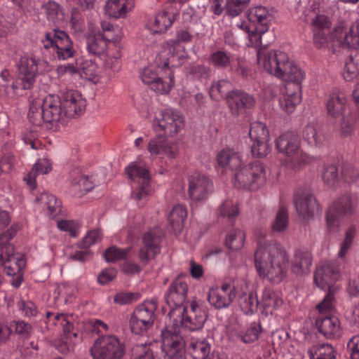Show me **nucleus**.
<instances>
[{
    "label": "nucleus",
    "instance_id": "1",
    "mask_svg": "<svg viewBox=\"0 0 359 359\" xmlns=\"http://www.w3.org/2000/svg\"><path fill=\"white\" fill-rule=\"evenodd\" d=\"M172 326L161 331V348L169 359H181L184 351L185 341L180 333L179 324L190 331H196L203 327L206 313L201 304L196 299L190 302L189 307H183L181 316L175 315L170 318Z\"/></svg>",
    "mask_w": 359,
    "mask_h": 359
},
{
    "label": "nucleus",
    "instance_id": "2",
    "mask_svg": "<svg viewBox=\"0 0 359 359\" xmlns=\"http://www.w3.org/2000/svg\"><path fill=\"white\" fill-rule=\"evenodd\" d=\"M255 266L259 277L275 284L287 276L289 258L285 249L274 241H259L254 254Z\"/></svg>",
    "mask_w": 359,
    "mask_h": 359
},
{
    "label": "nucleus",
    "instance_id": "3",
    "mask_svg": "<svg viewBox=\"0 0 359 359\" xmlns=\"http://www.w3.org/2000/svg\"><path fill=\"white\" fill-rule=\"evenodd\" d=\"M28 118L35 126H41L43 122L51 124L63 123L67 119L60 97L52 94L43 98L39 97L32 100Z\"/></svg>",
    "mask_w": 359,
    "mask_h": 359
},
{
    "label": "nucleus",
    "instance_id": "4",
    "mask_svg": "<svg viewBox=\"0 0 359 359\" xmlns=\"http://www.w3.org/2000/svg\"><path fill=\"white\" fill-rule=\"evenodd\" d=\"M265 181V169L262 163L255 161L242 165L234 171L233 183L238 189L255 190Z\"/></svg>",
    "mask_w": 359,
    "mask_h": 359
},
{
    "label": "nucleus",
    "instance_id": "5",
    "mask_svg": "<svg viewBox=\"0 0 359 359\" xmlns=\"http://www.w3.org/2000/svg\"><path fill=\"white\" fill-rule=\"evenodd\" d=\"M152 126L158 136L173 137L184 128V118L180 112L165 109L156 114Z\"/></svg>",
    "mask_w": 359,
    "mask_h": 359
},
{
    "label": "nucleus",
    "instance_id": "6",
    "mask_svg": "<svg viewBox=\"0 0 359 359\" xmlns=\"http://www.w3.org/2000/svg\"><path fill=\"white\" fill-rule=\"evenodd\" d=\"M125 353L124 344L114 334L99 337L90 348L93 359H121Z\"/></svg>",
    "mask_w": 359,
    "mask_h": 359
},
{
    "label": "nucleus",
    "instance_id": "7",
    "mask_svg": "<svg viewBox=\"0 0 359 359\" xmlns=\"http://www.w3.org/2000/svg\"><path fill=\"white\" fill-rule=\"evenodd\" d=\"M358 207L357 198L351 194H344L337 198L326 212V222L331 230L339 226V220L350 217L355 212Z\"/></svg>",
    "mask_w": 359,
    "mask_h": 359
},
{
    "label": "nucleus",
    "instance_id": "8",
    "mask_svg": "<svg viewBox=\"0 0 359 359\" xmlns=\"http://www.w3.org/2000/svg\"><path fill=\"white\" fill-rule=\"evenodd\" d=\"M41 43L44 48L50 50L59 60H67L74 55L73 43L64 31L53 29L46 33Z\"/></svg>",
    "mask_w": 359,
    "mask_h": 359
},
{
    "label": "nucleus",
    "instance_id": "9",
    "mask_svg": "<svg viewBox=\"0 0 359 359\" xmlns=\"http://www.w3.org/2000/svg\"><path fill=\"white\" fill-rule=\"evenodd\" d=\"M18 69L22 88L30 89L35 82L37 73L48 70V63L33 56L25 55L20 60Z\"/></svg>",
    "mask_w": 359,
    "mask_h": 359
},
{
    "label": "nucleus",
    "instance_id": "10",
    "mask_svg": "<svg viewBox=\"0 0 359 359\" xmlns=\"http://www.w3.org/2000/svg\"><path fill=\"white\" fill-rule=\"evenodd\" d=\"M188 285L182 279H175L170 285L165 294V299L170 307V318L175 315L181 316L183 313L184 303L187 298Z\"/></svg>",
    "mask_w": 359,
    "mask_h": 359
},
{
    "label": "nucleus",
    "instance_id": "11",
    "mask_svg": "<svg viewBox=\"0 0 359 359\" xmlns=\"http://www.w3.org/2000/svg\"><path fill=\"white\" fill-rule=\"evenodd\" d=\"M162 233L158 229L145 232L141 241L138 258L143 264H147L161 252Z\"/></svg>",
    "mask_w": 359,
    "mask_h": 359
},
{
    "label": "nucleus",
    "instance_id": "12",
    "mask_svg": "<svg viewBox=\"0 0 359 359\" xmlns=\"http://www.w3.org/2000/svg\"><path fill=\"white\" fill-rule=\"evenodd\" d=\"M257 63L262 67L266 72L276 76L282 75L281 69L285 62H287L288 55L287 53L266 48H259L257 50Z\"/></svg>",
    "mask_w": 359,
    "mask_h": 359
},
{
    "label": "nucleus",
    "instance_id": "13",
    "mask_svg": "<svg viewBox=\"0 0 359 359\" xmlns=\"http://www.w3.org/2000/svg\"><path fill=\"white\" fill-rule=\"evenodd\" d=\"M339 270L334 262H321L316 266L313 279L321 290H337L334 284L339 277Z\"/></svg>",
    "mask_w": 359,
    "mask_h": 359
},
{
    "label": "nucleus",
    "instance_id": "14",
    "mask_svg": "<svg viewBox=\"0 0 359 359\" xmlns=\"http://www.w3.org/2000/svg\"><path fill=\"white\" fill-rule=\"evenodd\" d=\"M333 43L344 48L357 49L359 48V20H356L349 28L343 22L338 23L332 33Z\"/></svg>",
    "mask_w": 359,
    "mask_h": 359
},
{
    "label": "nucleus",
    "instance_id": "15",
    "mask_svg": "<svg viewBox=\"0 0 359 359\" xmlns=\"http://www.w3.org/2000/svg\"><path fill=\"white\" fill-rule=\"evenodd\" d=\"M294 203L297 213L304 219L312 217L319 210V205L309 188H300L294 194Z\"/></svg>",
    "mask_w": 359,
    "mask_h": 359
},
{
    "label": "nucleus",
    "instance_id": "16",
    "mask_svg": "<svg viewBox=\"0 0 359 359\" xmlns=\"http://www.w3.org/2000/svg\"><path fill=\"white\" fill-rule=\"evenodd\" d=\"M142 82L150 86L151 89L160 94L170 92L174 84V75L171 71L168 76L163 79L159 76L151 67H145L140 72Z\"/></svg>",
    "mask_w": 359,
    "mask_h": 359
},
{
    "label": "nucleus",
    "instance_id": "17",
    "mask_svg": "<svg viewBox=\"0 0 359 359\" xmlns=\"http://www.w3.org/2000/svg\"><path fill=\"white\" fill-rule=\"evenodd\" d=\"M188 194L195 202H200L208 198L212 192L213 184L210 179L200 174H194L188 178Z\"/></svg>",
    "mask_w": 359,
    "mask_h": 359
},
{
    "label": "nucleus",
    "instance_id": "18",
    "mask_svg": "<svg viewBox=\"0 0 359 359\" xmlns=\"http://www.w3.org/2000/svg\"><path fill=\"white\" fill-rule=\"evenodd\" d=\"M236 297V288L229 283H223L220 287L210 288L208 300L210 305L217 309L228 308Z\"/></svg>",
    "mask_w": 359,
    "mask_h": 359
},
{
    "label": "nucleus",
    "instance_id": "19",
    "mask_svg": "<svg viewBox=\"0 0 359 359\" xmlns=\"http://www.w3.org/2000/svg\"><path fill=\"white\" fill-rule=\"evenodd\" d=\"M126 172L130 180L141 184L140 190L135 194V198L137 201L142 200L150 191L149 169L136 163H132L126 168Z\"/></svg>",
    "mask_w": 359,
    "mask_h": 359
},
{
    "label": "nucleus",
    "instance_id": "20",
    "mask_svg": "<svg viewBox=\"0 0 359 359\" xmlns=\"http://www.w3.org/2000/svg\"><path fill=\"white\" fill-rule=\"evenodd\" d=\"M7 248V260L2 266L8 276L14 277L11 283L13 287L17 288L20 287L23 280L22 269L25 266V261L19 255L14 254L13 245H8Z\"/></svg>",
    "mask_w": 359,
    "mask_h": 359
},
{
    "label": "nucleus",
    "instance_id": "21",
    "mask_svg": "<svg viewBox=\"0 0 359 359\" xmlns=\"http://www.w3.org/2000/svg\"><path fill=\"white\" fill-rule=\"evenodd\" d=\"M67 119L82 114L86 108V100L77 91L69 90L60 97Z\"/></svg>",
    "mask_w": 359,
    "mask_h": 359
},
{
    "label": "nucleus",
    "instance_id": "22",
    "mask_svg": "<svg viewBox=\"0 0 359 359\" xmlns=\"http://www.w3.org/2000/svg\"><path fill=\"white\" fill-rule=\"evenodd\" d=\"M248 19L257 32L260 34V39L269 29L271 22L273 19V15L264 6H255L248 11Z\"/></svg>",
    "mask_w": 359,
    "mask_h": 359
},
{
    "label": "nucleus",
    "instance_id": "23",
    "mask_svg": "<svg viewBox=\"0 0 359 359\" xmlns=\"http://www.w3.org/2000/svg\"><path fill=\"white\" fill-rule=\"evenodd\" d=\"M315 325L318 332L327 339L338 338L342 334L341 323L334 316H317Z\"/></svg>",
    "mask_w": 359,
    "mask_h": 359
},
{
    "label": "nucleus",
    "instance_id": "24",
    "mask_svg": "<svg viewBox=\"0 0 359 359\" xmlns=\"http://www.w3.org/2000/svg\"><path fill=\"white\" fill-rule=\"evenodd\" d=\"M226 102L234 116L243 114L246 109L252 108L255 104V100L251 95L240 90L232 91L229 94Z\"/></svg>",
    "mask_w": 359,
    "mask_h": 359
},
{
    "label": "nucleus",
    "instance_id": "25",
    "mask_svg": "<svg viewBox=\"0 0 359 359\" xmlns=\"http://www.w3.org/2000/svg\"><path fill=\"white\" fill-rule=\"evenodd\" d=\"M277 151L287 157L293 156L300 149V140L294 133L287 132L276 140Z\"/></svg>",
    "mask_w": 359,
    "mask_h": 359
},
{
    "label": "nucleus",
    "instance_id": "26",
    "mask_svg": "<svg viewBox=\"0 0 359 359\" xmlns=\"http://www.w3.org/2000/svg\"><path fill=\"white\" fill-rule=\"evenodd\" d=\"M301 86L298 84H287L285 92L280 98L279 103L281 109L287 113H292L295 107L301 102Z\"/></svg>",
    "mask_w": 359,
    "mask_h": 359
},
{
    "label": "nucleus",
    "instance_id": "27",
    "mask_svg": "<svg viewBox=\"0 0 359 359\" xmlns=\"http://www.w3.org/2000/svg\"><path fill=\"white\" fill-rule=\"evenodd\" d=\"M346 97L344 93L337 91L331 93L326 104L328 115L334 118L346 116Z\"/></svg>",
    "mask_w": 359,
    "mask_h": 359
},
{
    "label": "nucleus",
    "instance_id": "28",
    "mask_svg": "<svg viewBox=\"0 0 359 359\" xmlns=\"http://www.w3.org/2000/svg\"><path fill=\"white\" fill-rule=\"evenodd\" d=\"M312 264L311 254L306 250H296L291 262V270L297 276H302L309 272Z\"/></svg>",
    "mask_w": 359,
    "mask_h": 359
},
{
    "label": "nucleus",
    "instance_id": "29",
    "mask_svg": "<svg viewBox=\"0 0 359 359\" xmlns=\"http://www.w3.org/2000/svg\"><path fill=\"white\" fill-rule=\"evenodd\" d=\"M217 163L222 168H228L234 172L242 165L241 154L233 149L225 148L217 156Z\"/></svg>",
    "mask_w": 359,
    "mask_h": 359
},
{
    "label": "nucleus",
    "instance_id": "30",
    "mask_svg": "<svg viewBox=\"0 0 359 359\" xmlns=\"http://www.w3.org/2000/svg\"><path fill=\"white\" fill-rule=\"evenodd\" d=\"M281 71L282 75H278V78L287 81V84H298L301 86L302 81L305 77L304 72L298 66L294 64L287 57V62H285Z\"/></svg>",
    "mask_w": 359,
    "mask_h": 359
},
{
    "label": "nucleus",
    "instance_id": "31",
    "mask_svg": "<svg viewBox=\"0 0 359 359\" xmlns=\"http://www.w3.org/2000/svg\"><path fill=\"white\" fill-rule=\"evenodd\" d=\"M134 6L133 0H107L104 11L109 17H123Z\"/></svg>",
    "mask_w": 359,
    "mask_h": 359
},
{
    "label": "nucleus",
    "instance_id": "32",
    "mask_svg": "<svg viewBox=\"0 0 359 359\" xmlns=\"http://www.w3.org/2000/svg\"><path fill=\"white\" fill-rule=\"evenodd\" d=\"M302 135L304 140L311 146L320 147L327 142L320 126L316 122H311L303 129Z\"/></svg>",
    "mask_w": 359,
    "mask_h": 359
},
{
    "label": "nucleus",
    "instance_id": "33",
    "mask_svg": "<svg viewBox=\"0 0 359 359\" xmlns=\"http://www.w3.org/2000/svg\"><path fill=\"white\" fill-rule=\"evenodd\" d=\"M38 205L46 213L53 218L57 215L61 210V203L57 198L48 192H43L35 199Z\"/></svg>",
    "mask_w": 359,
    "mask_h": 359
},
{
    "label": "nucleus",
    "instance_id": "34",
    "mask_svg": "<svg viewBox=\"0 0 359 359\" xmlns=\"http://www.w3.org/2000/svg\"><path fill=\"white\" fill-rule=\"evenodd\" d=\"M51 164L48 159H39L29 172L24 180L32 189H34L36 187V177L38 175H45L51 170Z\"/></svg>",
    "mask_w": 359,
    "mask_h": 359
},
{
    "label": "nucleus",
    "instance_id": "35",
    "mask_svg": "<svg viewBox=\"0 0 359 359\" xmlns=\"http://www.w3.org/2000/svg\"><path fill=\"white\" fill-rule=\"evenodd\" d=\"M72 316L66 313H56L53 318L52 323L55 325H60L63 329V334L67 340L74 342L77 337V332L74 331L72 323Z\"/></svg>",
    "mask_w": 359,
    "mask_h": 359
},
{
    "label": "nucleus",
    "instance_id": "36",
    "mask_svg": "<svg viewBox=\"0 0 359 359\" xmlns=\"http://www.w3.org/2000/svg\"><path fill=\"white\" fill-rule=\"evenodd\" d=\"M188 348L193 359H210L209 358L210 345L205 339L191 338L189 342ZM216 357L212 356L211 359Z\"/></svg>",
    "mask_w": 359,
    "mask_h": 359
},
{
    "label": "nucleus",
    "instance_id": "37",
    "mask_svg": "<svg viewBox=\"0 0 359 359\" xmlns=\"http://www.w3.org/2000/svg\"><path fill=\"white\" fill-rule=\"evenodd\" d=\"M157 308L158 302L156 299L146 300L137 306L133 313L154 325L156 318L155 312Z\"/></svg>",
    "mask_w": 359,
    "mask_h": 359
},
{
    "label": "nucleus",
    "instance_id": "38",
    "mask_svg": "<svg viewBox=\"0 0 359 359\" xmlns=\"http://www.w3.org/2000/svg\"><path fill=\"white\" fill-rule=\"evenodd\" d=\"M177 40L170 39L162 45L163 53L166 56L175 57V50L180 48L179 42L188 43L192 39V35L186 29H180L176 34Z\"/></svg>",
    "mask_w": 359,
    "mask_h": 359
},
{
    "label": "nucleus",
    "instance_id": "39",
    "mask_svg": "<svg viewBox=\"0 0 359 359\" xmlns=\"http://www.w3.org/2000/svg\"><path fill=\"white\" fill-rule=\"evenodd\" d=\"M310 359H337L336 349L328 343L318 344L308 350Z\"/></svg>",
    "mask_w": 359,
    "mask_h": 359
},
{
    "label": "nucleus",
    "instance_id": "40",
    "mask_svg": "<svg viewBox=\"0 0 359 359\" xmlns=\"http://www.w3.org/2000/svg\"><path fill=\"white\" fill-rule=\"evenodd\" d=\"M173 19L166 12H162L151 18L148 22V27L154 34L163 33L170 27Z\"/></svg>",
    "mask_w": 359,
    "mask_h": 359
},
{
    "label": "nucleus",
    "instance_id": "41",
    "mask_svg": "<svg viewBox=\"0 0 359 359\" xmlns=\"http://www.w3.org/2000/svg\"><path fill=\"white\" fill-rule=\"evenodd\" d=\"M187 216V212L184 205L177 204L173 206L168 216V221L172 230L175 233H178L182 231Z\"/></svg>",
    "mask_w": 359,
    "mask_h": 359
},
{
    "label": "nucleus",
    "instance_id": "42",
    "mask_svg": "<svg viewBox=\"0 0 359 359\" xmlns=\"http://www.w3.org/2000/svg\"><path fill=\"white\" fill-rule=\"evenodd\" d=\"M231 88L232 84L229 80L221 79L212 83L209 90V95L211 99L216 101L224 97L226 100L227 95L233 91Z\"/></svg>",
    "mask_w": 359,
    "mask_h": 359
},
{
    "label": "nucleus",
    "instance_id": "43",
    "mask_svg": "<svg viewBox=\"0 0 359 359\" xmlns=\"http://www.w3.org/2000/svg\"><path fill=\"white\" fill-rule=\"evenodd\" d=\"M48 21L53 23L62 22L65 18L64 9L60 4L54 1H48L42 5Z\"/></svg>",
    "mask_w": 359,
    "mask_h": 359
},
{
    "label": "nucleus",
    "instance_id": "44",
    "mask_svg": "<svg viewBox=\"0 0 359 359\" xmlns=\"http://www.w3.org/2000/svg\"><path fill=\"white\" fill-rule=\"evenodd\" d=\"M218 211L220 217L226 219L230 225H233L235 218L239 214L237 203L230 199L224 201L219 206Z\"/></svg>",
    "mask_w": 359,
    "mask_h": 359
},
{
    "label": "nucleus",
    "instance_id": "45",
    "mask_svg": "<svg viewBox=\"0 0 359 359\" xmlns=\"http://www.w3.org/2000/svg\"><path fill=\"white\" fill-rule=\"evenodd\" d=\"M107 47L106 41L100 34H89L86 37V48L89 53L101 55Z\"/></svg>",
    "mask_w": 359,
    "mask_h": 359
},
{
    "label": "nucleus",
    "instance_id": "46",
    "mask_svg": "<svg viewBox=\"0 0 359 359\" xmlns=\"http://www.w3.org/2000/svg\"><path fill=\"white\" fill-rule=\"evenodd\" d=\"M258 304L257 295L254 292L243 293L238 297V306L246 315L255 312Z\"/></svg>",
    "mask_w": 359,
    "mask_h": 359
},
{
    "label": "nucleus",
    "instance_id": "47",
    "mask_svg": "<svg viewBox=\"0 0 359 359\" xmlns=\"http://www.w3.org/2000/svg\"><path fill=\"white\" fill-rule=\"evenodd\" d=\"M245 235L241 229H233L226 237V246L231 251L241 250L244 246Z\"/></svg>",
    "mask_w": 359,
    "mask_h": 359
},
{
    "label": "nucleus",
    "instance_id": "48",
    "mask_svg": "<svg viewBox=\"0 0 359 359\" xmlns=\"http://www.w3.org/2000/svg\"><path fill=\"white\" fill-rule=\"evenodd\" d=\"M236 26L240 29L244 31L248 34L247 45L250 47L259 48L262 45V40L260 39V34L257 33L255 27L250 22L242 21L238 22Z\"/></svg>",
    "mask_w": 359,
    "mask_h": 359
},
{
    "label": "nucleus",
    "instance_id": "49",
    "mask_svg": "<svg viewBox=\"0 0 359 359\" xmlns=\"http://www.w3.org/2000/svg\"><path fill=\"white\" fill-rule=\"evenodd\" d=\"M288 213L285 207L281 206L278 209L275 219L271 223V230L275 233H283L288 226Z\"/></svg>",
    "mask_w": 359,
    "mask_h": 359
},
{
    "label": "nucleus",
    "instance_id": "50",
    "mask_svg": "<svg viewBox=\"0 0 359 359\" xmlns=\"http://www.w3.org/2000/svg\"><path fill=\"white\" fill-rule=\"evenodd\" d=\"M337 290H328L323 299L316 305V309L318 311V316H331L330 313L334 309L335 298L334 294Z\"/></svg>",
    "mask_w": 359,
    "mask_h": 359
},
{
    "label": "nucleus",
    "instance_id": "51",
    "mask_svg": "<svg viewBox=\"0 0 359 359\" xmlns=\"http://www.w3.org/2000/svg\"><path fill=\"white\" fill-rule=\"evenodd\" d=\"M290 158L291 159L290 160L287 166L295 171L300 170L303 167L313 162L314 160L313 156L302 151L300 149L293 156H291Z\"/></svg>",
    "mask_w": 359,
    "mask_h": 359
},
{
    "label": "nucleus",
    "instance_id": "52",
    "mask_svg": "<svg viewBox=\"0 0 359 359\" xmlns=\"http://www.w3.org/2000/svg\"><path fill=\"white\" fill-rule=\"evenodd\" d=\"M338 131L342 139L351 137L355 133V121L352 116L346 115L340 118Z\"/></svg>",
    "mask_w": 359,
    "mask_h": 359
},
{
    "label": "nucleus",
    "instance_id": "53",
    "mask_svg": "<svg viewBox=\"0 0 359 359\" xmlns=\"http://www.w3.org/2000/svg\"><path fill=\"white\" fill-rule=\"evenodd\" d=\"M129 324L131 332L138 335L146 334L153 326L151 323L139 318L133 313L130 316Z\"/></svg>",
    "mask_w": 359,
    "mask_h": 359
},
{
    "label": "nucleus",
    "instance_id": "54",
    "mask_svg": "<svg viewBox=\"0 0 359 359\" xmlns=\"http://www.w3.org/2000/svg\"><path fill=\"white\" fill-rule=\"evenodd\" d=\"M322 178L328 187H335L339 181L337 167L333 164L324 165L322 171Z\"/></svg>",
    "mask_w": 359,
    "mask_h": 359
},
{
    "label": "nucleus",
    "instance_id": "55",
    "mask_svg": "<svg viewBox=\"0 0 359 359\" xmlns=\"http://www.w3.org/2000/svg\"><path fill=\"white\" fill-rule=\"evenodd\" d=\"M356 228L354 226H349L344 233V238L340 245V249L338 252L339 258H344L350 250L356 235Z\"/></svg>",
    "mask_w": 359,
    "mask_h": 359
},
{
    "label": "nucleus",
    "instance_id": "56",
    "mask_svg": "<svg viewBox=\"0 0 359 359\" xmlns=\"http://www.w3.org/2000/svg\"><path fill=\"white\" fill-rule=\"evenodd\" d=\"M71 184L74 191L79 194H83L93 189V184L88 178L79 172L71 180Z\"/></svg>",
    "mask_w": 359,
    "mask_h": 359
},
{
    "label": "nucleus",
    "instance_id": "57",
    "mask_svg": "<svg viewBox=\"0 0 359 359\" xmlns=\"http://www.w3.org/2000/svg\"><path fill=\"white\" fill-rule=\"evenodd\" d=\"M14 236L15 233L12 229H8L0 234V267H1L7 260V247L8 245H13L10 243V241Z\"/></svg>",
    "mask_w": 359,
    "mask_h": 359
},
{
    "label": "nucleus",
    "instance_id": "58",
    "mask_svg": "<svg viewBox=\"0 0 359 359\" xmlns=\"http://www.w3.org/2000/svg\"><path fill=\"white\" fill-rule=\"evenodd\" d=\"M249 135L252 142L269 140V134L266 126L262 122H254L251 124Z\"/></svg>",
    "mask_w": 359,
    "mask_h": 359
},
{
    "label": "nucleus",
    "instance_id": "59",
    "mask_svg": "<svg viewBox=\"0 0 359 359\" xmlns=\"http://www.w3.org/2000/svg\"><path fill=\"white\" fill-rule=\"evenodd\" d=\"M262 302L265 309H276L283 304L278 294L270 289L263 290Z\"/></svg>",
    "mask_w": 359,
    "mask_h": 359
},
{
    "label": "nucleus",
    "instance_id": "60",
    "mask_svg": "<svg viewBox=\"0 0 359 359\" xmlns=\"http://www.w3.org/2000/svg\"><path fill=\"white\" fill-rule=\"evenodd\" d=\"M129 248H118L111 246L107 248L104 253V259L107 262H115L126 258Z\"/></svg>",
    "mask_w": 359,
    "mask_h": 359
},
{
    "label": "nucleus",
    "instance_id": "61",
    "mask_svg": "<svg viewBox=\"0 0 359 359\" xmlns=\"http://www.w3.org/2000/svg\"><path fill=\"white\" fill-rule=\"evenodd\" d=\"M212 63L219 68H226L229 67L234 62V59L231 57L224 51H217L211 55Z\"/></svg>",
    "mask_w": 359,
    "mask_h": 359
},
{
    "label": "nucleus",
    "instance_id": "62",
    "mask_svg": "<svg viewBox=\"0 0 359 359\" xmlns=\"http://www.w3.org/2000/svg\"><path fill=\"white\" fill-rule=\"evenodd\" d=\"M260 332L261 326L256 323H252L245 332L241 335V339L245 344L253 343L258 339Z\"/></svg>",
    "mask_w": 359,
    "mask_h": 359
},
{
    "label": "nucleus",
    "instance_id": "63",
    "mask_svg": "<svg viewBox=\"0 0 359 359\" xmlns=\"http://www.w3.org/2000/svg\"><path fill=\"white\" fill-rule=\"evenodd\" d=\"M358 74L359 66L353 60V57H349L345 63L343 72L344 79L347 81H351L358 76Z\"/></svg>",
    "mask_w": 359,
    "mask_h": 359
},
{
    "label": "nucleus",
    "instance_id": "64",
    "mask_svg": "<svg viewBox=\"0 0 359 359\" xmlns=\"http://www.w3.org/2000/svg\"><path fill=\"white\" fill-rule=\"evenodd\" d=\"M250 0H230L227 1L226 14L231 17L239 15Z\"/></svg>",
    "mask_w": 359,
    "mask_h": 359
}]
</instances>
